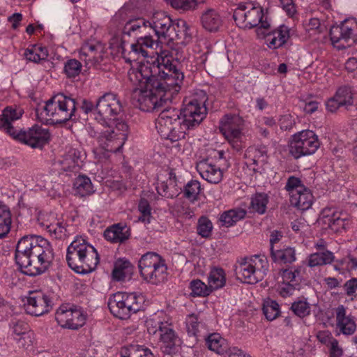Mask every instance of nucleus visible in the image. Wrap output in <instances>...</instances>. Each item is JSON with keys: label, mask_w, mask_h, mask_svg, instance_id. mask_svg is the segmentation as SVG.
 I'll list each match as a JSON object with an SVG mask.
<instances>
[{"label": "nucleus", "mask_w": 357, "mask_h": 357, "mask_svg": "<svg viewBox=\"0 0 357 357\" xmlns=\"http://www.w3.org/2000/svg\"><path fill=\"white\" fill-rule=\"evenodd\" d=\"M291 310L294 314L301 318H303L310 315L311 307L306 298L298 299L291 303Z\"/></svg>", "instance_id": "de8ad7c7"}, {"label": "nucleus", "mask_w": 357, "mask_h": 357, "mask_svg": "<svg viewBox=\"0 0 357 357\" xmlns=\"http://www.w3.org/2000/svg\"><path fill=\"white\" fill-rule=\"evenodd\" d=\"M268 261L264 255L242 259L236 266L237 278L245 283L256 284L262 280L268 271Z\"/></svg>", "instance_id": "9d476101"}, {"label": "nucleus", "mask_w": 357, "mask_h": 357, "mask_svg": "<svg viewBox=\"0 0 357 357\" xmlns=\"http://www.w3.org/2000/svg\"><path fill=\"white\" fill-rule=\"evenodd\" d=\"M168 181H160L159 178L157 181L156 185V190L158 193L165 197L167 198H173L178 195V190L176 189L173 190L174 186L172 188H169V185H172Z\"/></svg>", "instance_id": "5fc2aeb1"}, {"label": "nucleus", "mask_w": 357, "mask_h": 357, "mask_svg": "<svg viewBox=\"0 0 357 357\" xmlns=\"http://www.w3.org/2000/svg\"><path fill=\"white\" fill-rule=\"evenodd\" d=\"M140 275L146 282L158 284L165 282L167 277L165 260L158 253L148 252L139 260Z\"/></svg>", "instance_id": "1a4fd4ad"}, {"label": "nucleus", "mask_w": 357, "mask_h": 357, "mask_svg": "<svg viewBox=\"0 0 357 357\" xmlns=\"http://www.w3.org/2000/svg\"><path fill=\"white\" fill-rule=\"evenodd\" d=\"M144 303V298L141 294L118 291L109 296L107 305L114 317L126 319L141 310Z\"/></svg>", "instance_id": "0eeeda50"}, {"label": "nucleus", "mask_w": 357, "mask_h": 357, "mask_svg": "<svg viewBox=\"0 0 357 357\" xmlns=\"http://www.w3.org/2000/svg\"><path fill=\"white\" fill-rule=\"evenodd\" d=\"M186 330L188 335L197 336L200 329L204 327L197 315L191 314L185 319Z\"/></svg>", "instance_id": "49530a36"}, {"label": "nucleus", "mask_w": 357, "mask_h": 357, "mask_svg": "<svg viewBox=\"0 0 357 357\" xmlns=\"http://www.w3.org/2000/svg\"><path fill=\"white\" fill-rule=\"evenodd\" d=\"M82 69L81 63L77 59L68 60L64 66V72L68 77L73 78L79 75Z\"/></svg>", "instance_id": "bf43d9fd"}, {"label": "nucleus", "mask_w": 357, "mask_h": 357, "mask_svg": "<svg viewBox=\"0 0 357 357\" xmlns=\"http://www.w3.org/2000/svg\"><path fill=\"white\" fill-rule=\"evenodd\" d=\"M206 344L210 350L218 354H222L227 351L226 340L218 333H213L208 335L206 339Z\"/></svg>", "instance_id": "a19ab883"}, {"label": "nucleus", "mask_w": 357, "mask_h": 357, "mask_svg": "<svg viewBox=\"0 0 357 357\" xmlns=\"http://www.w3.org/2000/svg\"><path fill=\"white\" fill-rule=\"evenodd\" d=\"M133 76L136 79H147L152 82H157L160 84V88L172 96L176 94L183 82V74L167 58L158 60V64H144L137 70L129 73L130 81H133Z\"/></svg>", "instance_id": "7ed1b4c3"}, {"label": "nucleus", "mask_w": 357, "mask_h": 357, "mask_svg": "<svg viewBox=\"0 0 357 357\" xmlns=\"http://www.w3.org/2000/svg\"><path fill=\"white\" fill-rule=\"evenodd\" d=\"M334 97L338 100L339 104H341L342 106L351 105L353 103L351 91L349 87H340L334 95Z\"/></svg>", "instance_id": "4d7b16f0"}, {"label": "nucleus", "mask_w": 357, "mask_h": 357, "mask_svg": "<svg viewBox=\"0 0 357 357\" xmlns=\"http://www.w3.org/2000/svg\"><path fill=\"white\" fill-rule=\"evenodd\" d=\"M279 125L282 130H291L296 125V119L289 114L282 115L279 119Z\"/></svg>", "instance_id": "e2e57ef3"}, {"label": "nucleus", "mask_w": 357, "mask_h": 357, "mask_svg": "<svg viewBox=\"0 0 357 357\" xmlns=\"http://www.w3.org/2000/svg\"><path fill=\"white\" fill-rule=\"evenodd\" d=\"M55 319L62 328L77 330L86 322V314L82 307L73 304H62L56 310Z\"/></svg>", "instance_id": "2eb2a0df"}, {"label": "nucleus", "mask_w": 357, "mask_h": 357, "mask_svg": "<svg viewBox=\"0 0 357 357\" xmlns=\"http://www.w3.org/2000/svg\"><path fill=\"white\" fill-rule=\"evenodd\" d=\"M46 120L61 123L75 118L76 102L71 96L62 93L53 96L43 107Z\"/></svg>", "instance_id": "6e6552de"}, {"label": "nucleus", "mask_w": 357, "mask_h": 357, "mask_svg": "<svg viewBox=\"0 0 357 357\" xmlns=\"http://www.w3.org/2000/svg\"><path fill=\"white\" fill-rule=\"evenodd\" d=\"M314 131L304 130L293 135L289 143V151L295 159L314 154L320 146Z\"/></svg>", "instance_id": "9b49d317"}, {"label": "nucleus", "mask_w": 357, "mask_h": 357, "mask_svg": "<svg viewBox=\"0 0 357 357\" xmlns=\"http://www.w3.org/2000/svg\"><path fill=\"white\" fill-rule=\"evenodd\" d=\"M179 116L180 110L175 108L165 109L160 112L155 122V128L162 138L168 139L172 132L174 122Z\"/></svg>", "instance_id": "aec40b11"}, {"label": "nucleus", "mask_w": 357, "mask_h": 357, "mask_svg": "<svg viewBox=\"0 0 357 357\" xmlns=\"http://www.w3.org/2000/svg\"><path fill=\"white\" fill-rule=\"evenodd\" d=\"M301 267H291L289 268L281 269L280 275L282 281L291 284V287H297L300 288L302 281Z\"/></svg>", "instance_id": "f704fd0d"}, {"label": "nucleus", "mask_w": 357, "mask_h": 357, "mask_svg": "<svg viewBox=\"0 0 357 357\" xmlns=\"http://www.w3.org/2000/svg\"><path fill=\"white\" fill-rule=\"evenodd\" d=\"M159 341L163 352L170 354L175 350L176 347L179 346L181 340L174 331L173 326L168 321H165L162 329L159 333Z\"/></svg>", "instance_id": "412c9836"}, {"label": "nucleus", "mask_w": 357, "mask_h": 357, "mask_svg": "<svg viewBox=\"0 0 357 357\" xmlns=\"http://www.w3.org/2000/svg\"><path fill=\"white\" fill-rule=\"evenodd\" d=\"M336 326L340 331L346 335H353L356 329V324L353 317L346 315V309L340 305L335 309Z\"/></svg>", "instance_id": "393cba45"}, {"label": "nucleus", "mask_w": 357, "mask_h": 357, "mask_svg": "<svg viewBox=\"0 0 357 357\" xmlns=\"http://www.w3.org/2000/svg\"><path fill=\"white\" fill-rule=\"evenodd\" d=\"M196 169L200 176L210 183H219L223 176L221 169L209 162L208 159L202 160L197 163Z\"/></svg>", "instance_id": "5701e85b"}, {"label": "nucleus", "mask_w": 357, "mask_h": 357, "mask_svg": "<svg viewBox=\"0 0 357 357\" xmlns=\"http://www.w3.org/2000/svg\"><path fill=\"white\" fill-rule=\"evenodd\" d=\"M15 259L20 271L29 276L45 272L53 259L49 241L40 236L27 235L17 242Z\"/></svg>", "instance_id": "f03ea898"}, {"label": "nucleus", "mask_w": 357, "mask_h": 357, "mask_svg": "<svg viewBox=\"0 0 357 357\" xmlns=\"http://www.w3.org/2000/svg\"><path fill=\"white\" fill-rule=\"evenodd\" d=\"M22 115L21 109H13L11 107H6L0 116V128L7 133L10 124L19 119Z\"/></svg>", "instance_id": "c9c22d12"}, {"label": "nucleus", "mask_w": 357, "mask_h": 357, "mask_svg": "<svg viewBox=\"0 0 357 357\" xmlns=\"http://www.w3.org/2000/svg\"><path fill=\"white\" fill-rule=\"evenodd\" d=\"M134 271V266L127 259H120L114 264L112 277L114 280L123 281L131 278Z\"/></svg>", "instance_id": "c85d7f7f"}, {"label": "nucleus", "mask_w": 357, "mask_h": 357, "mask_svg": "<svg viewBox=\"0 0 357 357\" xmlns=\"http://www.w3.org/2000/svg\"><path fill=\"white\" fill-rule=\"evenodd\" d=\"M206 100V93L202 91L201 100L196 98L188 100H185L183 108L180 110V116L192 130L198 127L206 118L207 109L205 103Z\"/></svg>", "instance_id": "4468645a"}, {"label": "nucleus", "mask_w": 357, "mask_h": 357, "mask_svg": "<svg viewBox=\"0 0 357 357\" xmlns=\"http://www.w3.org/2000/svg\"><path fill=\"white\" fill-rule=\"evenodd\" d=\"M50 235L57 240H65L69 236V233L66 228V223L63 220L54 219L52 222L45 220L40 223Z\"/></svg>", "instance_id": "cd10ccee"}, {"label": "nucleus", "mask_w": 357, "mask_h": 357, "mask_svg": "<svg viewBox=\"0 0 357 357\" xmlns=\"http://www.w3.org/2000/svg\"><path fill=\"white\" fill-rule=\"evenodd\" d=\"M144 36H140L137 38L135 43L130 45V51L128 52V57L126 56V47L124 43L121 45L122 49V54L126 59V62L131 63L132 61H136L138 59L139 56L142 57H147L148 52L145 48H152L155 41L152 38L151 33L146 31V33H143Z\"/></svg>", "instance_id": "f3484780"}, {"label": "nucleus", "mask_w": 357, "mask_h": 357, "mask_svg": "<svg viewBox=\"0 0 357 357\" xmlns=\"http://www.w3.org/2000/svg\"><path fill=\"white\" fill-rule=\"evenodd\" d=\"M243 119L236 114H225L220 121V130L225 139L236 151L242 149Z\"/></svg>", "instance_id": "ddd939ff"}, {"label": "nucleus", "mask_w": 357, "mask_h": 357, "mask_svg": "<svg viewBox=\"0 0 357 357\" xmlns=\"http://www.w3.org/2000/svg\"><path fill=\"white\" fill-rule=\"evenodd\" d=\"M172 128V132H171L167 139L171 142H178V140L184 139L187 131L192 130L186 125V123H184V120L180 116L176 121L174 122Z\"/></svg>", "instance_id": "37998d69"}, {"label": "nucleus", "mask_w": 357, "mask_h": 357, "mask_svg": "<svg viewBox=\"0 0 357 357\" xmlns=\"http://www.w3.org/2000/svg\"><path fill=\"white\" fill-rule=\"evenodd\" d=\"M190 289L192 291L190 295L193 297L207 296L212 292L209 286H207L205 283L198 279L190 282Z\"/></svg>", "instance_id": "09e8293b"}, {"label": "nucleus", "mask_w": 357, "mask_h": 357, "mask_svg": "<svg viewBox=\"0 0 357 357\" xmlns=\"http://www.w3.org/2000/svg\"><path fill=\"white\" fill-rule=\"evenodd\" d=\"M305 188L306 187L302 183L301 179L294 176L288 178L285 185V189L289 192L290 197L292 195H295L297 192H301L305 190Z\"/></svg>", "instance_id": "13d9d810"}, {"label": "nucleus", "mask_w": 357, "mask_h": 357, "mask_svg": "<svg viewBox=\"0 0 357 357\" xmlns=\"http://www.w3.org/2000/svg\"><path fill=\"white\" fill-rule=\"evenodd\" d=\"M208 286L211 291L222 288L226 282L225 271L221 268L211 269L208 278Z\"/></svg>", "instance_id": "ea45409f"}, {"label": "nucleus", "mask_w": 357, "mask_h": 357, "mask_svg": "<svg viewBox=\"0 0 357 357\" xmlns=\"http://www.w3.org/2000/svg\"><path fill=\"white\" fill-rule=\"evenodd\" d=\"M75 194L80 197L89 195L94 192L91 179L86 176H77L73 183Z\"/></svg>", "instance_id": "4c0bfd02"}, {"label": "nucleus", "mask_w": 357, "mask_h": 357, "mask_svg": "<svg viewBox=\"0 0 357 357\" xmlns=\"http://www.w3.org/2000/svg\"><path fill=\"white\" fill-rule=\"evenodd\" d=\"M247 211L241 208H235L225 211L220 218L222 225L227 227L233 226L238 221L245 218Z\"/></svg>", "instance_id": "473e14b6"}, {"label": "nucleus", "mask_w": 357, "mask_h": 357, "mask_svg": "<svg viewBox=\"0 0 357 357\" xmlns=\"http://www.w3.org/2000/svg\"><path fill=\"white\" fill-rule=\"evenodd\" d=\"M123 111L121 102L113 93H105L96 103V121L100 126L98 133L100 145L107 151L118 152L127 139L128 126L117 116Z\"/></svg>", "instance_id": "f257e3e1"}, {"label": "nucleus", "mask_w": 357, "mask_h": 357, "mask_svg": "<svg viewBox=\"0 0 357 357\" xmlns=\"http://www.w3.org/2000/svg\"><path fill=\"white\" fill-rule=\"evenodd\" d=\"M233 18L236 25L241 29L257 28V34L260 36L262 30L270 29V23L264 14L263 8L252 3H241L234 10Z\"/></svg>", "instance_id": "423d86ee"}, {"label": "nucleus", "mask_w": 357, "mask_h": 357, "mask_svg": "<svg viewBox=\"0 0 357 357\" xmlns=\"http://www.w3.org/2000/svg\"><path fill=\"white\" fill-rule=\"evenodd\" d=\"M102 47L100 44H84L79 50V59L91 68L102 61Z\"/></svg>", "instance_id": "4be33fe9"}, {"label": "nucleus", "mask_w": 357, "mask_h": 357, "mask_svg": "<svg viewBox=\"0 0 357 357\" xmlns=\"http://www.w3.org/2000/svg\"><path fill=\"white\" fill-rule=\"evenodd\" d=\"M104 236L113 243H123L130 238V229L125 225L115 224L105 229Z\"/></svg>", "instance_id": "bb28decb"}, {"label": "nucleus", "mask_w": 357, "mask_h": 357, "mask_svg": "<svg viewBox=\"0 0 357 357\" xmlns=\"http://www.w3.org/2000/svg\"><path fill=\"white\" fill-rule=\"evenodd\" d=\"M12 329L15 337H19L29 330V326L26 323L22 321H16L13 322Z\"/></svg>", "instance_id": "0e129e2a"}, {"label": "nucleus", "mask_w": 357, "mask_h": 357, "mask_svg": "<svg viewBox=\"0 0 357 357\" xmlns=\"http://www.w3.org/2000/svg\"><path fill=\"white\" fill-rule=\"evenodd\" d=\"M212 222L205 216L199 218L197 227V234L203 238H208L212 232Z\"/></svg>", "instance_id": "6e6d98bb"}, {"label": "nucleus", "mask_w": 357, "mask_h": 357, "mask_svg": "<svg viewBox=\"0 0 357 357\" xmlns=\"http://www.w3.org/2000/svg\"><path fill=\"white\" fill-rule=\"evenodd\" d=\"M7 134L14 139L33 149H42L50 139L49 130L38 125L33 126L27 130H18L11 123Z\"/></svg>", "instance_id": "f8f14e48"}, {"label": "nucleus", "mask_w": 357, "mask_h": 357, "mask_svg": "<svg viewBox=\"0 0 357 357\" xmlns=\"http://www.w3.org/2000/svg\"><path fill=\"white\" fill-rule=\"evenodd\" d=\"M268 202V197L266 194L256 193L251 199L250 208L259 214H264L266 212Z\"/></svg>", "instance_id": "c03bdc74"}, {"label": "nucleus", "mask_w": 357, "mask_h": 357, "mask_svg": "<svg viewBox=\"0 0 357 357\" xmlns=\"http://www.w3.org/2000/svg\"><path fill=\"white\" fill-rule=\"evenodd\" d=\"M245 157L250 158L254 165L264 162L266 159V150L265 147H250L245 153Z\"/></svg>", "instance_id": "3c124183"}, {"label": "nucleus", "mask_w": 357, "mask_h": 357, "mask_svg": "<svg viewBox=\"0 0 357 357\" xmlns=\"http://www.w3.org/2000/svg\"><path fill=\"white\" fill-rule=\"evenodd\" d=\"M200 191V183L197 180H191L185 185L183 194L187 199L195 201L197 199Z\"/></svg>", "instance_id": "864d4df0"}, {"label": "nucleus", "mask_w": 357, "mask_h": 357, "mask_svg": "<svg viewBox=\"0 0 357 357\" xmlns=\"http://www.w3.org/2000/svg\"><path fill=\"white\" fill-rule=\"evenodd\" d=\"M66 261L70 268L78 273L94 271L100 261L96 249L82 237H76L68 245Z\"/></svg>", "instance_id": "39448f33"}, {"label": "nucleus", "mask_w": 357, "mask_h": 357, "mask_svg": "<svg viewBox=\"0 0 357 357\" xmlns=\"http://www.w3.org/2000/svg\"><path fill=\"white\" fill-rule=\"evenodd\" d=\"M280 5L287 15L293 17L296 13V8L293 0H280Z\"/></svg>", "instance_id": "338daca9"}, {"label": "nucleus", "mask_w": 357, "mask_h": 357, "mask_svg": "<svg viewBox=\"0 0 357 357\" xmlns=\"http://www.w3.org/2000/svg\"><path fill=\"white\" fill-rule=\"evenodd\" d=\"M271 257L275 263L291 264L296 260V252L293 248L287 247L282 249L271 248Z\"/></svg>", "instance_id": "7c9ffc66"}, {"label": "nucleus", "mask_w": 357, "mask_h": 357, "mask_svg": "<svg viewBox=\"0 0 357 357\" xmlns=\"http://www.w3.org/2000/svg\"><path fill=\"white\" fill-rule=\"evenodd\" d=\"M349 223L350 220L347 218V214L339 213L333 215V219L327 226L332 231L337 233L345 230Z\"/></svg>", "instance_id": "a18cd8bd"}, {"label": "nucleus", "mask_w": 357, "mask_h": 357, "mask_svg": "<svg viewBox=\"0 0 357 357\" xmlns=\"http://www.w3.org/2000/svg\"><path fill=\"white\" fill-rule=\"evenodd\" d=\"M203 27L208 31H216L222 24V19L218 13L212 8L206 10L201 17Z\"/></svg>", "instance_id": "c756f323"}, {"label": "nucleus", "mask_w": 357, "mask_h": 357, "mask_svg": "<svg viewBox=\"0 0 357 357\" xmlns=\"http://www.w3.org/2000/svg\"><path fill=\"white\" fill-rule=\"evenodd\" d=\"M262 30L260 36L265 37L269 48L277 49L282 47L289 38V30L286 26H280L279 29L272 33H266Z\"/></svg>", "instance_id": "a878e982"}, {"label": "nucleus", "mask_w": 357, "mask_h": 357, "mask_svg": "<svg viewBox=\"0 0 357 357\" xmlns=\"http://www.w3.org/2000/svg\"><path fill=\"white\" fill-rule=\"evenodd\" d=\"M206 1V0H171L170 3L174 8L187 11L195 9L199 4H203Z\"/></svg>", "instance_id": "603ef678"}, {"label": "nucleus", "mask_w": 357, "mask_h": 357, "mask_svg": "<svg viewBox=\"0 0 357 357\" xmlns=\"http://www.w3.org/2000/svg\"><path fill=\"white\" fill-rule=\"evenodd\" d=\"M291 204L298 209L305 211L308 209L312 204V195L309 189L305 188L301 192L292 195L290 197Z\"/></svg>", "instance_id": "2f4dec72"}, {"label": "nucleus", "mask_w": 357, "mask_h": 357, "mask_svg": "<svg viewBox=\"0 0 357 357\" xmlns=\"http://www.w3.org/2000/svg\"><path fill=\"white\" fill-rule=\"evenodd\" d=\"M11 213L8 206L0 202V238L5 237L10 230Z\"/></svg>", "instance_id": "58836bf2"}, {"label": "nucleus", "mask_w": 357, "mask_h": 357, "mask_svg": "<svg viewBox=\"0 0 357 357\" xmlns=\"http://www.w3.org/2000/svg\"><path fill=\"white\" fill-rule=\"evenodd\" d=\"M335 257L333 253L328 250L321 252H316L310 255L308 265L310 267L324 266L332 263Z\"/></svg>", "instance_id": "79ce46f5"}, {"label": "nucleus", "mask_w": 357, "mask_h": 357, "mask_svg": "<svg viewBox=\"0 0 357 357\" xmlns=\"http://www.w3.org/2000/svg\"><path fill=\"white\" fill-rule=\"evenodd\" d=\"M14 339L20 347L28 349L33 344V333L29 331L19 337H14Z\"/></svg>", "instance_id": "680f3d73"}, {"label": "nucleus", "mask_w": 357, "mask_h": 357, "mask_svg": "<svg viewBox=\"0 0 357 357\" xmlns=\"http://www.w3.org/2000/svg\"><path fill=\"white\" fill-rule=\"evenodd\" d=\"M24 306L27 314L38 317L52 309V301L49 296L41 291L31 292Z\"/></svg>", "instance_id": "dca6fc26"}, {"label": "nucleus", "mask_w": 357, "mask_h": 357, "mask_svg": "<svg viewBox=\"0 0 357 357\" xmlns=\"http://www.w3.org/2000/svg\"><path fill=\"white\" fill-rule=\"evenodd\" d=\"M169 32L167 39L169 41H176L179 44H187L192 38V33L187 22L183 20H178L174 24Z\"/></svg>", "instance_id": "b1692460"}, {"label": "nucleus", "mask_w": 357, "mask_h": 357, "mask_svg": "<svg viewBox=\"0 0 357 357\" xmlns=\"http://www.w3.org/2000/svg\"><path fill=\"white\" fill-rule=\"evenodd\" d=\"M343 354V349L340 346L337 340H333L332 344L329 346L328 357H342Z\"/></svg>", "instance_id": "774afa93"}, {"label": "nucleus", "mask_w": 357, "mask_h": 357, "mask_svg": "<svg viewBox=\"0 0 357 357\" xmlns=\"http://www.w3.org/2000/svg\"><path fill=\"white\" fill-rule=\"evenodd\" d=\"M149 29V22L144 18H136L128 21L123 29L124 35L130 36L132 33H146Z\"/></svg>", "instance_id": "72a5a7b5"}, {"label": "nucleus", "mask_w": 357, "mask_h": 357, "mask_svg": "<svg viewBox=\"0 0 357 357\" xmlns=\"http://www.w3.org/2000/svg\"><path fill=\"white\" fill-rule=\"evenodd\" d=\"M165 321H162L158 317H151L146 321L147 331L150 334H155L156 332L160 333Z\"/></svg>", "instance_id": "052dcab7"}, {"label": "nucleus", "mask_w": 357, "mask_h": 357, "mask_svg": "<svg viewBox=\"0 0 357 357\" xmlns=\"http://www.w3.org/2000/svg\"><path fill=\"white\" fill-rule=\"evenodd\" d=\"M149 22V29L158 36V38L167 39L174 24L171 17L164 12L155 13Z\"/></svg>", "instance_id": "6ab92c4d"}, {"label": "nucleus", "mask_w": 357, "mask_h": 357, "mask_svg": "<svg viewBox=\"0 0 357 357\" xmlns=\"http://www.w3.org/2000/svg\"><path fill=\"white\" fill-rule=\"evenodd\" d=\"M357 28L354 22L344 21L340 25L333 26L330 30L331 40L333 45L340 43V45L344 47L347 44L350 45L349 42L355 41V31Z\"/></svg>", "instance_id": "a211bd4d"}, {"label": "nucleus", "mask_w": 357, "mask_h": 357, "mask_svg": "<svg viewBox=\"0 0 357 357\" xmlns=\"http://www.w3.org/2000/svg\"><path fill=\"white\" fill-rule=\"evenodd\" d=\"M121 357H153L151 351L139 344H130L121 348Z\"/></svg>", "instance_id": "e433bc0d"}, {"label": "nucleus", "mask_w": 357, "mask_h": 357, "mask_svg": "<svg viewBox=\"0 0 357 357\" xmlns=\"http://www.w3.org/2000/svg\"><path fill=\"white\" fill-rule=\"evenodd\" d=\"M134 84L132 93V104L144 112L158 110L164 102L170 100L173 96L169 92L162 89L160 84L152 82L147 79H136L133 76Z\"/></svg>", "instance_id": "20e7f679"}, {"label": "nucleus", "mask_w": 357, "mask_h": 357, "mask_svg": "<svg viewBox=\"0 0 357 357\" xmlns=\"http://www.w3.org/2000/svg\"><path fill=\"white\" fill-rule=\"evenodd\" d=\"M262 310L266 318L269 321L275 319L280 313L278 303L271 299L264 301Z\"/></svg>", "instance_id": "8fccbe9b"}, {"label": "nucleus", "mask_w": 357, "mask_h": 357, "mask_svg": "<svg viewBox=\"0 0 357 357\" xmlns=\"http://www.w3.org/2000/svg\"><path fill=\"white\" fill-rule=\"evenodd\" d=\"M139 211L142 214V216L139 217V220L143 222H149V217L151 215V208L149 203L146 200H141L139 204Z\"/></svg>", "instance_id": "69168bd1"}]
</instances>
